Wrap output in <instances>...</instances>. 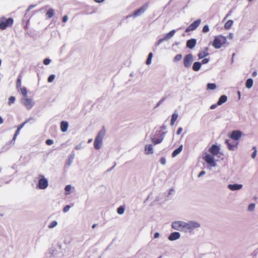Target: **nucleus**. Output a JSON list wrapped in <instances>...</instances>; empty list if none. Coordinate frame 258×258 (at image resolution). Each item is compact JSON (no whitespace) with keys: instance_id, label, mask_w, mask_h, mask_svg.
Returning a JSON list of instances; mask_svg holds the SVG:
<instances>
[{"instance_id":"nucleus-27","label":"nucleus","mask_w":258,"mask_h":258,"mask_svg":"<svg viewBox=\"0 0 258 258\" xmlns=\"http://www.w3.org/2000/svg\"><path fill=\"white\" fill-rule=\"evenodd\" d=\"M253 85V80L252 79H248L246 80L245 86L248 89H250L252 87Z\"/></svg>"},{"instance_id":"nucleus-56","label":"nucleus","mask_w":258,"mask_h":258,"mask_svg":"<svg viewBox=\"0 0 258 258\" xmlns=\"http://www.w3.org/2000/svg\"><path fill=\"white\" fill-rule=\"evenodd\" d=\"M68 20V17L67 15H65L62 18V22H66Z\"/></svg>"},{"instance_id":"nucleus-24","label":"nucleus","mask_w":258,"mask_h":258,"mask_svg":"<svg viewBox=\"0 0 258 258\" xmlns=\"http://www.w3.org/2000/svg\"><path fill=\"white\" fill-rule=\"evenodd\" d=\"M202 63L200 62H195L192 66V70L194 71H198L200 70Z\"/></svg>"},{"instance_id":"nucleus-51","label":"nucleus","mask_w":258,"mask_h":258,"mask_svg":"<svg viewBox=\"0 0 258 258\" xmlns=\"http://www.w3.org/2000/svg\"><path fill=\"white\" fill-rule=\"evenodd\" d=\"M166 129V126L165 125H163L161 126L160 130H157L156 132H160L161 130H165Z\"/></svg>"},{"instance_id":"nucleus-6","label":"nucleus","mask_w":258,"mask_h":258,"mask_svg":"<svg viewBox=\"0 0 258 258\" xmlns=\"http://www.w3.org/2000/svg\"><path fill=\"white\" fill-rule=\"evenodd\" d=\"M204 159L211 167H215L216 166L217 164L215 161V159L213 156L210 154H207L204 157Z\"/></svg>"},{"instance_id":"nucleus-49","label":"nucleus","mask_w":258,"mask_h":258,"mask_svg":"<svg viewBox=\"0 0 258 258\" xmlns=\"http://www.w3.org/2000/svg\"><path fill=\"white\" fill-rule=\"evenodd\" d=\"M31 120H33V118H30L28 119L25 120L24 122H23L22 124H21V126L22 127H23L25 125V124L26 123H27L28 122H29Z\"/></svg>"},{"instance_id":"nucleus-64","label":"nucleus","mask_w":258,"mask_h":258,"mask_svg":"<svg viewBox=\"0 0 258 258\" xmlns=\"http://www.w3.org/2000/svg\"><path fill=\"white\" fill-rule=\"evenodd\" d=\"M3 123V119L2 117L0 116V124H2Z\"/></svg>"},{"instance_id":"nucleus-42","label":"nucleus","mask_w":258,"mask_h":258,"mask_svg":"<svg viewBox=\"0 0 258 258\" xmlns=\"http://www.w3.org/2000/svg\"><path fill=\"white\" fill-rule=\"evenodd\" d=\"M54 78H55V75H51L49 76L47 81L49 83L52 82L53 81V80L54 79Z\"/></svg>"},{"instance_id":"nucleus-9","label":"nucleus","mask_w":258,"mask_h":258,"mask_svg":"<svg viewBox=\"0 0 258 258\" xmlns=\"http://www.w3.org/2000/svg\"><path fill=\"white\" fill-rule=\"evenodd\" d=\"M61 246L57 245L56 247L52 246L48 251L49 254L52 256H55L60 253Z\"/></svg>"},{"instance_id":"nucleus-44","label":"nucleus","mask_w":258,"mask_h":258,"mask_svg":"<svg viewBox=\"0 0 258 258\" xmlns=\"http://www.w3.org/2000/svg\"><path fill=\"white\" fill-rule=\"evenodd\" d=\"M209 31V28L208 25H205L203 28L202 31L204 33L208 32Z\"/></svg>"},{"instance_id":"nucleus-46","label":"nucleus","mask_w":258,"mask_h":258,"mask_svg":"<svg viewBox=\"0 0 258 258\" xmlns=\"http://www.w3.org/2000/svg\"><path fill=\"white\" fill-rule=\"evenodd\" d=\"M46 144L47 145H51L53 144L54 142H53V140H51V139H47L46 140V142H45Z\"/></svg>"},{"instance_id":"nucleus-43","label":"nucleus","mask_w":258,"mask_h":258,"mask_svg":"<svg viewBox=\"0 0 258 258\" xmlns=\"http://www.w3.org/2000/svg\"><path fill=\"white\" fill-rule=\"evenodd\" d=\"M84 146H83V144L82 143H80L79 144L77 145L76 147H75V149L77 150H80L82 148H83Z\"/></svg>"},{"instance_id":"nucleus-32","label":"nucleus","mask_w":258,"mask_h":258,"mask_svg":"<svg viewBox=\"0 0 258 258\" xmlns=\"http://www.w3.org/2000/svg\"><path fill=\"white\" fill-rule=\"evenodd\" d=\"M233 24V21L232 20H228L227 21L226 23L225 24L224 27L225 29H229L231 26Z\"/></svg>"},{"instance_id":"nucleus-39","label":"nucleus","mask_w":258,"mask_h":258,"mask_svg":"<svg viewBox=\"0 0 258 258\" xmlns=\"http://www.w3.org/2000/svg\"><path fill=\"white\" fill-rule=\"evenodd\" d=\"M255 205L254 203H251L248 207V211L249 212H252L255 209Z\"/></svg>"},{"instance_id":"nucleus-55","label":"nucleus","mask_w":258,"mask_h":258,"mask_svg":"<svg viewBox=\"0 0 258 258\" xmlns=\"http://www.w3.org/2000/svg\"><path fill=\"white\" fill-rule=\"evenodd\" d=\"M205 173H206V172L205 171H204V170L201 171L200 172V173L199 174V175H198V177H201L202 176L205 175Z\"/></svg>"},{"instance_id":"nucleus-52","label":"nucleus","mask_w":258,"mask_h":258,"mask_svg":"<svg viewBox=\"0 0 258 258\" xmlns=\"http://www.w3.org/2000/svg\"><path fill=\"white\" fill-rule=\"evenodd\" d=\"M166 40V39H165V37L163 38H162V39H160L158 42H157V45H159L160 44H161L162 42H163L164 40Z\"/></svg>"},{"instance_id":"nucleus-2","label":"nucleus","mask_w":258,"mask_h":258,"mask_svg":"<svg viewBox=\"0 0 258 258\" xmlns=\"http://www.w3.org/2000/svg\"><path fill=\"white\" fill-rule=\"evenodd\" d=\"M105 128L103 127L98 133L94 140V146L96 149L99 150L101 148L103 139L105 135Z\"/></svg>"},{"instance_id":"nucleus-41","label":"nucleus","mask_w":258,"mask_h":258,"mask_svg":"<svg viewBox=\"0 0 258 258\" xmlns=\"http://www.w3.org/2000/svg\"><path fill=\"white\" fill-rule=\"evenodd\" d=\"M15 101V97L14 96H11L9 98L8 103L9 105H11V104L14 103Z\"/></svg>"},{"instance_id":"nucleus-45","label":"nucleus","mask_w":258,"mask_h":258,"mask_svg":"<svg viewBox=\"0 0 258 258\" xmlns=\"http://www.w3.org/2000/svg\"><path fill=\"white\" fill-rule=\"evenodd\" d=\"M71 208V207L70 205H66L63 209V212L64 213L68 212Z\"/></svg>"},{"instance_id":"nucleus-8","label":"nucleus","mask_w":258,"mask_h":258,"mask_svg":"<svg viewBox=\"0 0 258 258\" xmlns=\"http://www.w3.org/2000/svg\"><path fill=\"white\" fill-rule=\"evenodd\" d=\"M201 20L198 19L194 21L192 23L189 25L185 29V32H189L195 30L200 24Z\"/></svg>"},{"instance_id":"nucleus-34","label":"nucleus","mask_w":258,"mask_h":258,"mask_svg":"<svg viewBox=\"0 0 258 258\" xmlns=\"http://www.w3.org/2000/svg\"><path fill=\"white\" fill-rule=\"evenodd\" d=\"M17 137H15V136H14L12 140H11V141L10 142V143H9V145H6V147H4L3 148V151H5L4 149L5 148H6V150H8L9 148V147H8V146L10 145V144H12V145H14V143H15V140H16V139Z\"/></svg>"},{"instance_id":"nucleus-35","label":"nucleus","mask_w":258,"mask_h":258,"mask_svg":"<svg viewBox=\"0 0 258 258\" xmlns=\"http://www.w3.org/2000/svg\"><path fill=\"white\" fill-rule=\"evenodd\" d=\"M20 89V91H21V94H22V95L24 97H26L27 96V89L25 87H22V88H19Z\"/></svg>"},{"instance_id":"nucleus-14","label":"nucleus","mask_w":258,"mask_h":258,"mask_svg":"<svg viewBox=\"0 0 258 258\" xmlns=\"http://www.w3.org/2000/svg\"><path fill=\"white\" fill-rule=\"evenodd\" d=\"M210 152L214 155H217L220 151V148L216 145H212L209 149Z\"/></svg>"},{"instance_id":"nucleus-23","label":"nucleus","mask_w":258,"mask_h":258,"mask_svg":"<svg viewBox=\"0 0 258 258\" xmlns=\"http://www.w3.org/2000/svg\"><path fill=\"white\" fill-rule=\"evenodd\" d=\"M75 153L74 151H72L71 155H70L69 158L68 160V166H70L72 165V163L73 162V161H74V159L75 158Z\"/></svg>"},{"instance_id":"nucleus-18","label":"nucleus","mask_w":258,"mask_h":258,"mask_svg":"<svg viewBox=\"0 0 258 258\" xmlns=\"http://www.w3.org/2000/svg\"><path fill=\"white\" fill-rule=\"evenodd\" d=\"M145 153L147 155L153 154L154 153V149L152 145L149 144L145 146Z\"/></svg>"},{"instance_id":"nucleus-53","label":"nucleus","mask_w":258,"mask_h":258,"mask_svg":"<svg viewBox=\"0 0 258 258\" xmlns=\"http://www.w3.org/2000/svg\"><path fill=\"white\" fill-rule=\"evenodd\" d=\"M116 165V163L114 162V165L112 167H111V168H110L108 169H107V172H108L111 171L112 170H113L114 169V168L115 167Z\"/></svg>"},{"instance_id":"nucleus-48","label":"nucleus","mask_w":258,"mask_h":258,"mask_svg":"<svg viewBox=\"0 0 258 258\" xmlns=\"http://www.w3.org/2000/svg\"><path fill=\"white\" fill-rule=\"evenodd\" d=\"M50 59L49 58H45L43 60V63L45 65H48L50 63Z\"/></svg>"},{"instance_id":"nucleus-61","label":"nucleus","mask_w":258,"mask_h":258,"mask_svg":"<svg viewBox=\"0 0 258 258\" xmlns=\"http://www.w3.org/2000/svg\"><path fill=\"white\" fill-rule=\"evenodd\" d=\"M217 104H213V105L211 106L210 108L211 109H214V108H215L217 107Z\"/></svg>"},{"instance_id":"nucleus-58","label":"nucleus","mask_w":258,"mask_h":258,"mask_svg":"<svg viewBox=\"0 0 258 258\" xmlns=\"http://www.w3.org/2000/svg\"><path fill=\"white\" fill-rule=\"evenodd\" d=\"M182 131V127L178 128L176 134L179 135L181 133Z\"/></svg>"},{"instance_id":"nucleus-11","label":"nucleus","mask_w":258,"mask_h":258,"mask_svg":"<svg viewBox=\"0 0 258 258\" xmlns=\"http://www.w3.org/2000/svg\"><path fill=\"white\" fill-rule=\"evenodd\" d=\"M242 133L239 131H233L230 136V137L234 140H238L241 137Z\"/></svg>"},{"instance_id":"nucleus-3","label":"nucleus","mask_w":258,"mask_h":258,"mask_svg":"<svg viewBox=\"0 0 258 258\" xmlns=\"http://www.w3.org/2000/svg\"><path fill=\"white\" fill-rule=\"evenodd\" d=\"M226 41V38L225 36L220 35L215 37L212 45L215 48L219 49L220 48L223 44H225Z\"/></svg>"},{"instance_id":"nucleus-15","label":"nucleus","mask_w":258,"mask_h":258,"mask_svg":"<svg viewBox=\"0 0 258 258\" xmlns=\"http://www.w3.org/2000/svg\"><path fill=\"white\" fill-rule=\"evenodd\" d=\"M23 103L25 106L28 109H30L32 108L34 104V102H33L32 100L28 98L24 99L23 100Z\"/></svg>"},{"instance_id":"nucleus-19","label":"nucleus","mask_w":258,"mask_h":258,"mask_svg":"<svg viewBox=\"0 0 258 258\" xmlns=\"http://www.w3.org/2000/svg\"><path fill=\"white\" fill-rule=\"evenodd\" d=\"M151 140L154 145L161 143L163 140L161 138L156 139V135L152 134L151 135Z\"/></svg>"},{"instance_id":"nucleus-50","label":"nucleus","mask_w":258,"mask_h":258,"mask_svg":"<svg viewBox=\"0 0 258 258\" xmlns=\"http://www.w3.org/2000/svg\"><path fill=\"white\" fill-rule=\"evenodd\" d=\"M209 60L208 58H203V59L202 61V63L203 64H206L209 62Z\"/></svg>"},{"instance_id":"nucleus-4","label":"nucleus","mask_w":258,"mask_h":258,"mask_svg":"<svg viewBox=\"0 0 258 258\" xmlns=\"http://www.w3.org/2000/svg\"><path fill=\"white\" fill-rule=\"evenodd\" d=\"M14 22L13 18L6 19L5 17L0 18V29L5 30L7 27L12 26Z\"/></svg>"},{"instance_id":"nucleus-47","label":"nucleus","mask_w":258,"mask_h":258,"mask_svg":"<svg viewBox=\"0 0 258 258\" xmlns=\"http://www.w3.org/2000/svg\"><path fill=\"white\" fill-rule=\"evenodd\" d=\"M160 163L161 164H162L163 165H164L166 164V158L165 157H162L161 159H160Z\"/></svg>"},{"instance_id":"nucleus-10","label":"nucleus","mask_w":258,"mask_h":258,"mask_svg":"<svg viewBox=\"0 0 258 258\" xmlns=\"http://www.w3.org/2000/svg\"><path fill=\"white\" fill-rule=\"evenodd\" d=\"M225 143L227 145V147L229 150L235 151L237 148L238 143H235L229 139H226Z\"/></svg>"},{"instance_id":"nucleus-22","label":"nucleus","mask_w":258,"mask_h":258,"mask_svg":"<svg viewBox=\"0 0 258 258\" xmlns=\"http://www.w3.org/2000/svg\"><path fill=\"white\" fill-rule=\"evenodd\" d=\"M183 145H180L178 148L174 150L172 153V157H175L177 155H178L182 150Z\"/></svg>"},{"instance_id":"nucleus-31","label":"nucleus","mask_w":258,"mask_h":258,"mask_svg":"<svg viewBox=\"0 0 258 258\" xmlns=\"http://www.w3.org/2000/svg\"><path fill=\"white\" fill-rule=\"evenodd\" d=\"M72 187L70 184L67 185L65 186V195H68L70 194Z\"/></svg>"},{"instance_id":"nucleus-28","label":"nucleus","mask_w":258,"mask_h":258,"mask_svg":"<svg viewBox=\"0 0 258 258\" xmlns=\"http://www.w3.org/2000/svg\"><path fill=\"white\" fill-rule=\"evenodd\" d=\"M175 33V30H171L170 32H169V33H168L166 34V35L165 36V39H166V40L170 39L171 37H172L174 35Z\"/></svg>"},{"instance_id":"nucleus-7","label":"nucleus","mask_w":258,"mask_h":258,"mask_svg":"<svg viewBox=\"0 0 258 258\" xmlns=\"http://www.w3.org/2000/svg\"><path fill=\"white\" fill-rule=\"evenodd\" d=\"M193 61V56L189 53L185 56L183 59V64L185 68H188L191 66Z\"/></svg>"},{"instance_id":"nucleus-25","label":"nucleus","mask_w":258,"mask_h":258,"mask_svg":"<svg viewBox=\"0 0 258 258\" xmlns=\"http://www.w3.org/2000/svg\"><path fill=\"white\" fill-rule=\"evenodd\" d=\"M227 97L226 95L221 96L220 97V98L217 102V105H221L223 103L227 101Z\"/></svg>"},{"instance_id":"nucleus-33","label":"nucleus","mask_w":258,"mask_h":258,"mask_svg":"<svg viewBox=\"0 0 258 258\" xmlns=\"http://www.w3.org/2000/svg\"><path fill=\"white\" fill-rule=\"evenodd\" d=\"M216 88V85L214 83H208L207 84V89L209 90H214Z\"/></svg>"},{"instance_id":"nucleus-30","label":"nucleus","mask_w":258,"mask_h":258,"mask_svg":"<svg viewBox=\"0 0 258 258\" xmlns=\"http://www.w3.org/2000/svg\"><path fill=\"white\" fill-rule=\"evenodd\" d=\"M21 79L22 76L19 75L17 78V83H16V87L17 89H19L21 88Z\"/></svg>"},{"instance_id":"nucleus-60","label":"nucleus","mask_w":258,"mask_h":258,"mask_svg":"<svg viewBox=\"0 0 258 258\" xmlns=\"http://www.w3.org/2000/svg\"><path fill=\"white\" fill-rule=\"evenodd\" d=\"M160 235V234L159 232H156L155 234H154V238H157L159 237Z\"/></svg>"},{"instance_id":"nucleus-13","label":"nucleus","mask_w":258,"mask_h":258,"mask_svg":"<svg viewBox=\"0 0 258 258\" xmlns=\"http://www.w3.org/2000/svg\"><path fill=\"white\" fill-rule=\"evenodd\" d=\"M180 237V234L178 232H173L168 236V238L170 241H174L179 239Z\"/></svg>"},{"instance_id":"nucleus-20","label":"nucleus","mask_w":258,"mask_h":258,"mask_svg":"<svg viewBox=\"0 0 258 258\" xmlns=\"http://www.w3.org/2000/svg\"><path fill=\"white\" fill-rule=\"evenodd\" d=\"M196 42L195 39H189L186 42V46L190 49H192L195 46Z\"/></svg>"},{"instance_id":"nucleus-54","label":"nucleus","mask_w":258,"mask_h":258,"mask_svg":"<svg viewBox=\"0 0 258 258\" xmlns=\"http://www.w3.org/2000/svg\"><path fill=\"white\" fill-rule=\"evenodd\" d=\"M256 153H257V151H253V152H252V154H251V158L252 159H254L256 155Z\"/></svg>"},{"instance_id":"nucleus-37","label":"nucleus","mask_w":258,"mask_h":258,"mask_svg":"<svg viewBox=\"0 0 258 258\" xmlns=\"http://www.w3.org/2000/svg\"><path fill=\"white\" fill-rule=\"evenodd\" d=\"M117 212L119 215H122L124 212V208L122 206H120L117 209Z\"/></svg>"},{"instance_id":"nucleus-57","label":"nucleus","mask_w":258,"mask_h":258,"mask_svg":"<svg viewBox=\"0 0 258 258\" xmlns=\"http://www.w3.org/2000/svg\"><path fill=\"white\" fill-rule=\"evenodd\" d=\"M166 133V132H163L161 134L160 138L162 139V140H163V139H164Z\"/></svg>"},{"instance_id":"nucleus-59","label":"nucleus","mask_w":258,"mask_h":258,"mask_svg":"<svg viewBox=\"0 0 258 258\" xmlns=\"http://www.w3.org/2000/svg\"><path fill=\"white\" fill-rule=\"evenodd\" d=\"M20 132V130L17 128L14 136H15V137H17V136L19 134Z\"/></svg>"},{"instance_id":"nucleus-1","label":"nucleus","mask_w":258,"mask_h":258,"mask_svg":"<svg viewBox=\"0 0 258 258\" xmlns=\"http://www.w3.org/2000/svg\"><path fill=\"white\" fill-rule=\"evenodd\" d=\"M201 226V223L195 220H189L187 222L178 220L173 221L171 224L172 228L174 230L185 233H191L200 228Z\"/></svg>"},{"instance_id":"nucleus-26","label":"nucleus","mask_w":258,"mask_h":258,"mask_svg":"<svg viewBox=\"0 0 258 258\" xmlns=\"http://www.w3.org/2000/svg\"><path fill=\"white\" fill-rule=\"evenodd\" d=\"M54 11L52 9H49L46 13V17L49 19L52 18L54 16Z\"/></svg>"},{"instance_id":"nucleus-62","label":"nucleus","mask_w":258,"mask_h":258,"mask_svg":"<svg viewBox=\"0 0 258 258\" xmlns=\"http://www.w3.org/2000/svg\"><path fill=\"white\" fill-rule=\"evenodd\" d=\"M95 2L100 3L104 1L105 0H94Z\"/></svg>"},{"instance_id":"nucleus-63","label":"nucleus","mask_w":258,"mask_h":258,"mask_svg":"<svg viewBox=\"0 0 258 258\" xmlns=\"http://www.w3.org/2000/svg\"><path fill=\"white\" fill-rule=\"evenodd\" d=\"M173 191H174V190L173 188L170 189V190L169 191V195H171Z\"/></svg>"},{"instance_id":"nucleus-40","label":"nucleus","mask_w":258,"mask_h":258,"mask_svg":"<svg viewBox=\"0 0 258 258\" xmlns=\"http://www.w3.org/2000/svg\"><path fill=\"white\" fill-rule=\"evenodd\" d=\"M182 57V55L181 54H177L174 57L173 61L174 62L178 61H179V60H180L181 59Z\"/></svg>"},{"instance_id":"nucleus-16","label":"nucleus","mask_w":258,"mask_h":258,"mask_svg":"<svg viewBox=\"0 0 258 258\" xmlns=\"http://www.w3.org/2000/svg\"><path fill=\"white\" fill-rule=\"evenodd\" d=\"M242 184H230L228 185V188L231 190L235 191L241 189Z\"/></svg>"},{"instance_id":"nucleus-38","label":"nucleus","mask_w":258,"mask_h":258,"mask_svg":"<svg viewBox=\"0 0 258 258\" xmlns=\"http://www.w3.org/2000/svg\"><path fill=\"white\" fill-rule=\"evenodd\" d=\"M152 57H153V54L152 52H150L149 54L148 58L146 60V64H150L151 63Z\"/></svg>"},{"instance_id":"nucleus-36","label":"nucleus","mask_w":258,"mask_h":258,"mask_svg":"<svg viewBox=\"0 0 258 258\" xmlns=\"http://www.w3.org/2000/svg\"><path fill=\"white\" fill-rule=\"evenodd\" d=\"M57 225V222L56 221H52L48 226V227L50 229L54 228Z\"/></svg>"},{"instance_id":"nucleus-5","label":"nucleus","mask_w":258,"mask_h":258,"mask_svg":"<svg viewBox=\"0 0 258 258\" xmlns=\"http://www.w3.org/2000/svg\"><path fill=\"white\" fill-rule=\"evenodd\" d=\"M48 186V179L42 174L39 175V180L37 187L40 189H45Z\"/></svg>"},{"instance_id":"nucleus-17","label":"nucleus","mask_w":258,"mask_h":258,"mask_svg":"<svg viewBox=\"0 0 258 258\" xmlns=\"http://www.w3.org/2000/svg\"><path fill=\"white\" fill-rule=\"evenodd\" d=\"M208 48L205 47L204 49L201 51L198 54V57L199 59H202L209 55Z\"/></svg>"},{"instance_id":"nucleus-21","label":"nucleus","mask_w":258,"mask_h":258,"mask_svg":"<svg viewBox=\"0 0 258 258\" xmlns=\"http://www.w3.org/2000/svg\"><path fill=\"white\" fill-rule=\"evenodd\" d=\"M69 126V123L66 121H62L60 123V129L62 132L64 133L67 131Z\"/></svg>"},{"instance_id":"nucleus-29","label":"nucleus","mask_w":258,"mask_h":258,"mask_svg":"<svg viewBox=\"0 0 258 258\" xmlns=\"http://www.w3.org/2000/svg\"><path fill=\"white\" fill-rule=\"evenodd\" d=\"M178 114H172L170 122V124L171 126H173L174 125L175 121L178 118Z\"/></svg>"},{"instance_id":"nucleus-12","label":"nucleus","mask_w":258,"mask_h":258,"mask_svg":"<svg viewBox=\"0 0 258 258\" xmlns=\"http://www.w3.org/2000/svg\"><path fill=\"white\" fill-rule=\"evenodd\" d=\"M148 7V4H145L141 8L136 10L134 13L133 16H138L140 15V14H141L142 13H144L145 11V10L147 9Z\"/></svg>"}]
</instances>
